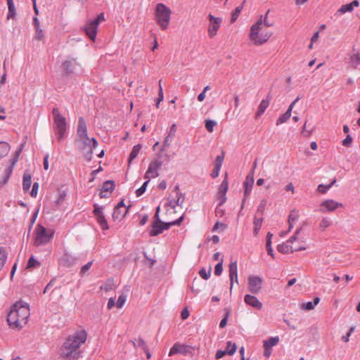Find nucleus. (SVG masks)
<instances>
[{"instance_id":"obj_36","label":"nucleus","mask_w":360,"mask_h":360,"mask_svg":"<svg viewBox=\"0 0 360 360\" xmlns=\"http://www.w3.org/2000/svg\"><path fill=\"white\" fill-rule=\"evenodd\" d=\"M141 147L142 146L141 144H137L133 147V148L129 154V164L131 162V161L134 159H135L137 157Z\"/></svg>"},{"instance_id":"obj_29","label":"nucleus","mask_w":360,"mask_h":360,"mask_svg":"<svg viewBox=\"0 0 360 360\" xmlns=\"http://www.w3.org/2000/svg\"><path fill=\"white\" fill-rule=\"evenodd\" d=\"M32 184V177L31 174L25 171L23 174V181H22V188L24 191H27L31 186Z\"/></svg>"},{"instance_id":"obj_58","label":"nucleus","mask_w":360,"mask_h":360,"mask_svg":"<svg viewBox=\"0 0 360 360\" xmlns=\"http://www.w3.org/2000/svg\"><path fill=\"white\" fill-rule=\"evenodd\" d=\"M112 289V281H108L104 285L101 286V290H103L105 291H109Z\"/></svg>"},{"instance_id":"obj_27","label":"nucleus","mask_w":360,"mask_h":360,"mask_svg":"<svg viewBox=\"0 0 360 360\" xmlns=\"http://www.w3.org/2000/svg\"><path fill=\"white\" fill-rule=\"evenodd\" d=\"M131 205H129L127 209L124 210L115 208L112 213L114 220L121 221L125 217Z\"/></svg>"},{"instance_id":"obj_38","label":"nucleus","mask_w":360,"mask_h":360,"mask_svg":"<svg viewBox=\"0 0 360 360\" xmlns=\"http://www.w3.org/2000/svg\"><path fill=\"white\" fill-rule=\"evenodd\" d=\"M278 337H271L269 340L264 341V347L271 348L278 344Z\"/></svg>"},{"instance_id":"obj_60","label":"nucleus","mask_w":360,"mask_h":360,"mask_svg":"<svg viewBox=\"0 0 360 360\" xmlns=\"http://www.w3.org/2000/svg\"><path fill=\"white\" fill-rule=\"evenodd\" d=\"M93 261L89 262L81 268L80 274H84L91 266Z\"/></svg>"},{"instance_id":"obj_35","label":"nucleus","mask_w":360,"mask_h":360,"mask_svg":"<svg viewBox=\"0 0 360 360\" xmlns=\"http://www.w3.org/2000/svg\"><path fill=\"white\" fill-rule=\"evenodd\" d=\"M319 297H316L313 302H307L306 303H303L302 308L306 310H311L319 304Z\"/></svg>"},{"instance_id":"obj_10","label":"nucleus","mask_w":360,"mask_h":360,"mask_svg":"<svg viewBox=\"0 0 360 360\" xmlns=\"http://www.w3.org/2000/svg\"><path fill=\"white\" fill-rule=\"evenodd\" d=\"M162 162L158 160H153L148 167V170L146 171L144 178L145 179H150L155 178L158 176V169L162 167Z\"/></svg>"},{"instance_id":"obj_8","label":"nucleus","mask_w":360,"mask_h":360,"mask_svg":"<svg viewBox=\"0 0 360 360\" xmlns=\"http://www.w3.org/2000/svg\"><path fill=\"white\" fill-rule=\"evenodd\" d=\"M208 18L210 20L208 35L210 38H213L217 34V30L221 26L222 20L221 18H216L212 14H209Z\"/></svg>"},{"instance_id":"obj_32","label":"nucleus","mask_w":360,"mask_h":360,"mask_svg":"<svg viewBox=\"0 0 360 360\" xmlns=\"http://www.w3.org/2000/svg\"><path fill=\"white\" fill-rule=\"evenodd\" d=\"M277 250L278 252L283 253V254H288L289 252H293L294 250L292 246L288 245L286 243H282L277 246Z\"/></svg>"},{"instance_id":"obj_15","label":"nucleus","mask_w":360,"mask_h":360,"mask_svg":"<svg viewBox=\"0 0 360 360\" xmlns=\"http://www.w3.org/2000/svg\"><path fill=\"white\" fill-rule=\"evenodd\" d=\"M229 188V183L226 179V177L223 180L221 183L219 190H218V198L219 200V205L221 206L226 200V193Z\"/></svg>"},{"instance_id":"obj_21","label":"nucleus","mask_w":360,"mask_h":360,"mask_svg":"<svg viewBox=\"0 0 360 360\" xmlns=\"http://www.w3.org/2000/svg\"><path fill=\"white\" fill-rule=\"evenodd\" d=\"M244 301L248 305L257 309H261L263 306L262 303L254 295H246Z\"/></svg>"},{"instance_id":"obj_52","label":"nucleus","mask_w":360,"mask_h":360,"mask_svg":"<svg viewBox=\"0 0 360 360\" xmlns=\"http://www.w3.org/2000/svg\"><path fill=\"white\" fill-rule=\"evenodd\" d=\"M222 263H223V259H221L220 260V262L217 264V265L215 266V268H214V274L216 276H220L222 273V271H223V266H222Z\"/></svg>"},{"instance_id":"obj_64","label":"nucleus","mask_w":360,"mask_h":360,"mask_svg":"<svg viewBox=\"0 0 360 360\" xmlns=\"http://www.w3.org/2000/svg\"><path fill=\"white\" fill-rule=\"evenodd\" d=\"M105 20L104 15L103 13H100L96 18L91 20L93 22H94L96 25L98 26L101 22Z\"/></svg>"},{"instance_id":"obj_13","label":"nucleus","mask_w":360,"mask_h":360,"mask_svg":"<svg viewBox=\"0 0 360 360\" xmlns=\"http://www.w3.org/2000/svg\"><path fill=\"white\" fill-rule=\"evenodd\" d=\"M94 214L96 217L97 221L103 230H108L109 229L107 220L103 213V207H99L98 205H94Z\"/></svg>"},{"instance_id":"obj_61","label":"nucleus","mask_w":360,"mask_h":360,"mask_svg":"<svg viewBox=\"0 0 360 360\" xmlns=\"http://www.w3.org/2000/svg\"><path fill=\"white\" fill-rule=\"evenodd\" d=\"M35 32H36L35 38L37 40L40 41L44 38V32H43V30L40 27L36 28Z\"/></svg>"},{"instance_id":"obj_7","label":"nucleus","mask_w":360,"mask_h":360,"mask_svg":"<svg viewBox=\"0 0 360 360\" xmlns=\"http://www.w3.org/2000/svg\"><path fill=\"white\" fill-rule=\"evenodd\" d=\"M34 245L37 247L47 244L53 237L54 231L47 230L41 224H37L34 231Z\"/></svg>"},{"instance_id":"obj_39","label":"nucleus","mask_w":360,"mask_h":360,"mask_svg":"<svg viewBox=\"0 0 360 360\" xmlns=\"http://www.w3.org/2000/svg\"><path fill=\"white\" fill-rule=\"evenodd\" d=\"M131 342L133 343L134 347L140 348L143 350H146V348H148V346L146 343V342L141 338H139L136 340H131Z\"/></svg>"},{"instance_id":"obj_6","label":"nucleus","mask_w":360,"mask_h":360,"mask_svg":"<svg viewBox=\"0 0 360 360\" xmlns=\"http://www.w3.org/2000/svg\"><path fill=\"white\" fill-rule=\"evenodd\" d=\"M172 11L163 4H158L155 8V18L157 23L162 30L168 27Z\"/></svg>"},{"instance_id":"obj_26","label":"nucleus","mask_w":360,"mask_h":360,"mask_svg":"<svg viewBox=\"0 0 360 360\" xmlns=\"http://www.w3.org/2000/svg\"><path fill=\"white\" fill-rule=\"evenodd\" d=\"M348 63L354 69H356L360 65V53H354L349 54Z\"/></svg>"},{"instance_id":"obj_50","label":"nucleus","mask_w":360,"mask_h":360,"mask_svg":"<svg viewBox=\"0 0 360 360\" xmlns=\"http://www.w3.org/2000/svg\"><path fill=\"white\" fill-rule=\"evenodd\" d=\"M40 263L36 260L34 257H31L27 262V268H34L37 266H39Z\"/></svg>"},{"instance_id":"obj_9","label":"nucleus","mask_w":360,"mask_h":360,"mask_svg":"<svg viewBox=\"0 0 360 360\" xmlns=\"http://www.w3.org/2000/svg\"><path fill=\"white\" fill-rule=\"evenodd\" d=\"M193 348L191 346L181 345L179 342L174 344L172 347L170 349L169 352V356H173L176 354H181L184 355H187L188 354H192Z\"/></svg>"},{"instance_id":"obj_43","label":"nucleus","mask_w":360,"mask_h":360,"mask_svg":"<svg viewBox=\"0 0 360 360\" xmlns=\"http://www.w3.org/2000/svg\"><path fill=\"white\" fill-rule=\"evenodd\" d=\"M266 203H267V201L266 199H262L261 200L259 206L257 207V212H256L255 215H257L258 217L259 214L262 216L264 214L265 207L266 205Z\"/></svg>"},{"instance_id":"obj_19","label":"nucleus","mask_w":360,"mask_h":360,"mask_svg":"<svg viewBox=\"0 0 360 360\" xmlns=\"http://www.w3.org/2000/svg\"><path fill=\"white\" fill-rule=\"evenodd\" d=\"M254 184V177H253V171L250 172L243 183V186L245 187L244 195L245 198H248L251 193L252 186Z\"/></svg>"},{"instance_id":"obj_16","label":"nucleus","mask_w":360,"mask_h":360,"mask_svg":"<svg viewBox=\"0 0 360 360\" xmlns=\"http://www.w3.org/2000/svg\"><path fill=\"white\" fill-rule=\"evenodd\" d=\"M77 263V258L65 252L59 259V264L65 267H70Z\"/></svg>"},{"instance_id":"obj_5","label":"nucleus","mask_w":360,"mask_h":360,"mask_svg":"<svg viewBox=\"0 0 360 360\" xmlns=\"http://www.w3.org/2000/svg\"><path fill=\"white\" fill-rule=\"evenodd\" d=\"M53 117V128L59 141L63 140L67 128L66 118L62 115L58 108L52 110Z\"/></svg>"},{"instance_id":"obj_31","label":"nucleus","mask_w":360,"mask_h":360,"mask_svg":"<svg viewBox=\"0 0 360 360\" xmlns=\"http://www.w3.org/2000/svg\"><path fill=\"white\" fill-rule=\"evenodd\" d=\"M8 8L7 19L14 18L16 15L15 5L13 0H6Z\"/></svg>"},{"instance_id":"obj_41","label":"nucleus","mask_w":360,"mask_h":360,"mask_svg":"<svg viewBox=\"0 0 360 360\" xmlns=\"http://www.w3.org/2000/svg\"><path fill=\"white\" fill-rule=\"evenodd\" d=\"M336 182V179H334L333 181L328 185L319 184L317 188V191L321 193H326Z\"/></svg>"},{"instance_id":"obj_49","label":"nucleus","mask_w":360,"mask_h":360,"mask_svg":"<svg viewBox=\"0 0 360 360\" xmlns=\"http://www.w3.org/2000/svg\"><path fill=\"white\" fill-rule=\"evenodd\" d=\"M299 216V212L296 210H292L288 216V221H296L298 219Z\"/></svg>"},{"instance_id":"obj_28","label":"nucleus","mask_w":360,"mask_h":360,"mask_svg":"<svg viewBox=\"0 0 360 360\" xmlns=\"http://www.w3.org/2000/svg\"><path fill=\"white\" fill-rule=\"evenodd\" d=\"M91 140H92V147L87 148V149L86 150H84V152H83L84 154L85 159L88 162H90L92 160L93 150L94 148H96V146H98V141H96V139L95 138H92Z\"/></svg>"},{"instance_id":"obj_33","label":"nucleus","mask_w":360,"mask_h":360,"mask_svg":"<svg viewBox=\"0 0 360 360\" xmlns=\"http://www.w3.org/2000/svg\"><path fill=\"white\" fill-rule=\"evenodd\" d=\"M114 188V181L111 180H108L103 183L101 191H103V192H109L110 193H111L113 191Z\"/></svg>"},{"instance_id":"obj_1","label":"nucleus","mask_w":360,"mask_h":360,"mask_svg":"<svg viewBox=\"0 0 360 360\" xmlns=\"http://www.w3.org/2000/svg\"><path fill=\"white\" fill-rule=\"evenodd\" d=\"M87 334L79 330L70 335L60 349V355L65 360H76L80 356V346L85 342Z\"/></svg>"},{"instance_id":"obj_14","label":"nucleus","mask_w":360,"mask_h":360,"mask_svg":"<svg viewBox=\"0 0 360 360\" xmlns=\"http://www.w3.org/2000/svg\"><path fill=\"white\" fill-rule=\"evenodd\" d=\"M169 225L168 222H162L160 224L153 223L150 226L149 235L150 236H156L162 233L164 231L168 230Z\"/></svg>"},{"instance_id":"obj_44","label":"nucleus","mask_w":360,"mask_h":360,"mask_svg":"<svg viewBox=\"0 0 360 360\" xmlns=\"http://www.w3.org/2000/svg\"><path fill=\"white\" fill-rule=\"evenodd\" d=\"M212 267L210 266L209 270L207 271L205 269L202 268L200 270V276L205 280H207L211 275Z\"/></svg>"},{"instance_id":"obj_57","label":"nucleus","mask_w":360,"mask_h":360,"mask_svg":"<svg viewBox=\"0 0 360 360\" xmlns=\"http://www.w3.org/2000/svg\"><path fill=\"white\" fill-rule=\"evenodd\" d=\"M352 143V136L348 134L345 139L342 140V144L345 147H349Z\"/></svg>"},{"instance_id":"obj_56","label":"nucleus","mask_w":360,"mask_h":360,"mask_svg":"<svg viewBox=\"0 0 360 360\" xmlns=\"http://www.w3.org/2000/svg\"><path fill=\"white\" fill-rule=\"evenodd\" d=\"M224 152L222 151L221 152V155H217L216 159H215V163H214V165L216 166H218V167H221V165H222V162L224 160Z\"/></svg>"},{"instance_id":"obj_47","label":"nucleus","mask_w":360,"mask_h":360,"mask_svg":"<svg viewBox=\"0 0 360 360\" xmlns=\"http://www.w3.org/2000/svg\"><path fill=\"white\" fill-rule=\"evenodd\" d=\"M205 123V128L209 132H212L214 127L217 125V122L211 120H206Z\"/></svg>"},{"instance_id":"obj_45","label":"nucleus","mask_w":360,"mask_h":360,"mask_svg":"<svg viewBox=\"0 0 360 360\" xmlns=\"http://www.w3.org/2000/svg\"><path fill=\"white\" fill-rule=\"evenodd\" d=\"M173 137L167 135L165 138V140L163 141V145L162 146V148H160V152H163L165 150V148L166 147H168L170 146L171 143L173 141Z\"/></svg>"},{"instance_id":"obj_59","label":"nucleus","mask_w":360,"mask_h":360,"mask_svg":"<svg viewBox=\"0 0 360 360\" xmlns=\"http://www.w3.org/2000/svg\"><path fill=\"white\" fill-rule=\"evenodd\" d=\"M176 200L172 199V196L169 195L167 199V202L165 204V206L170 207L171 208H175L177 205L175 203Z\"/></svg>"},{"instance_id":"obj_18","label":"nucleus","mask_w":360,"mask_h":360,"mask_svg":"<svg viewBox=\"0 0 360 360\" xmlns=\"http://www.w3.org/2000/svg\"><path fill=\"white\" fill-rule=\"evenodd\" d=\"M300 100V97H297V98L292 101L291 103V104L290 105V106L288 107L287 111L283 113V115H281L279 118L276 121V124L277 125H279V124H281L283 123H285V122H287L290 116H291V112H292V110L294 107V105H295V103Z\"/></svg>"},{"instance_id":"obj_46","label":"nucleus","mask_w":360,"mask_h":360,"mask_svg":"<svg viewBox=\"0 0 360 360\" xmlns=\"http://www.w3.org/2000/svg\"><path fill=\"white\" fill-rule=\"evenodd\" d=\"M150 181V179H147V180L143 183V184L141 186V187H140L139 188H138L136 191V195L137 197H139L141 196L142 194L144 193V192L146 191V187H147V185L149 183Z\"/></svg>"},{"instance_id":"obj_2","label":"nucleus","mask_w":360,"mask_h":360,"mask_svg":"<svg viewBox=\"0 0 360 360\" xmlns=\"http://www.w3.org/2000/svg\"><path fill=\"white\" fill-rule=\"evenodd\" d=\"M29 316V306L22 301L16 302L8 314V324L12 328L20 329L27 323Z\"/></svg>"},{"instance_id":"obj_42","label":"nucleus","mask_w":360,"mask_h":360,"mask_svg":"<svg viewBox=\"0 0 360 360\" xmlns=\"http://www.w3.org/2000/svg\"><path fill=\"white\" fill-rule=\"evenodd\" d=\"M7 259V253L3 247H0V270L4 266Z\"/></svg>"},{"instance_id":"obj_17","label":"nucleus","mask_w":360,"mask_h":360,"mask_svg":"<svg viewBox=\"0 0 360 360\" xmlns=\"http://www.w3.org/2000/svg\"><path fill=\"white\" fill-rule=\"evenodd\" d=\"M98 25H96L91 20L87 23L84 27L83 30L91 40H95L97 34Z\"/></svg>"},{"instance_id":"obj_37","label":"nucleus","mask_w":360,"mask_h":360,"mask_svg":"<svg viewBox=\"0 0 360 360\" xmlns=\"http://www.w3.org/2000/svg\"><path fill=\"white\" fill-rule=\"evenodd\" d=\"M245 0L243 1V4L239 6H237L234 11L232 12L231 13V22H235L237 18H238L243 8V5L245 4Z\"/></svg>"},{"instance_id":"obj_62","label":"nucleus","mask_w":360,"mask_h":360,"mask_svg":"<svg viewBox=\"0 0 360 360\" xmlns=\"http://www.w3.org/2000/svg\"><path fill=\"white\" fill-rule=\"evenodd\" d=\"M66 196V192L65 191H63L60 192L59 196L56 200V203L58 205H60L65 199V197Z\"/></svg>"},{"instance_id":"obj_23","label":"nucleus","mask_w":360,"mask_h":360,"mask_svg":"<svg viewBox=\"0 0 360 360\" xmlns=\"http://www.w3.org/2000/svg\"><path fill=\"white\" fill-rule=\"evenodd\" d=\"M78 65L75 58L72 60H67L62 63V67L67 75H70L74 72L75 66Z\"/></svg>"},{"instance_id":"obj_20","label":"nucleus","mask_w":360,"mask_h":360,"mask_svg":"<svg viewBox=\"0 0 360 360\" xmlns=\"http://www.w3.org/2000/svg\"><path fill=\"white\" fill-rule=\"evenodd\" d=\"M229 278L231 281L230 290H232L233 282L238 283V266L236 262H232L230 263L229 266Z\"/></svg>"},{"instance_id":"obj_55","label":"nucleus","mask_w":360,"mask_h":360,"mask_svg":"<svg viewBox=\"0 0 360 360\" xmlns=\"http://www.w3.org/2000/svg\"><path fill=\"white\" fill-rule=\"evenodd\" d=\"M21 152H22V148H18L15 152V154H14L13 157L11 160V162L12 163L13 165H15L16 163L18 162V158H19V156H20Z\"/></svg>"},{"instance_id":"obj_25","label":"nucleus","mask_w":360,"mask_h":360,"mask_svg":"<svg viewBox=\"0 0 360 360\" xmlns=\"http://www.w3.org/2000/svg\"><path fill=\"white\" fill-rule=\"evenodd\" d=\"M359 6V2L357 0H354L350 4L342 5L337 11L339 14H343L347 12H352L354 9V7H358Z\"/></svg>"},{"instance_id":"obj_22","label":"nucleus","mask_w":360,"mask_h":360,"mask_svg":"<svg viewBox=\"0 0 360 360\" xmlns=\"http://www.w3.org/2000/svg\"><path fill=\"white\" fill-rule=\"evenodd\" d=\"M228 347H231L230 350H218L215 354L216 359H219L224 356L226 354L233 355L237 349L236 343H232L231 341L227 342Z\"/></svg>"},{"instance_id":"obj_3","label":"nucleus","mask_w":360,"mask_h":360,"mask_svg":"<svg viewBox=\"0 0 360 360\" xmlns=\"http://www.w3.org/2000/svg\"><path fill=\"white\" fill-rule=\"evenodd\" d=\"M75 143L77 148L82 152H84L87 148L92 147V140L87 135L86 122L82 117L78 121Z\"/></svg>"},{"instance_id":"obj_48","label":"nucleus","mask_w":360,"mask_h":360,"mask_svg":"<svg viewBox=\"0 0 360 360\" xmlns=\"http://www.w3.org/2000/svg\"><path fill=\"white\" fill-rule=\"evenodd\" d=\"M164 96H163V90L161 85V80L159 81V89H158V97L157 98L156 102V107H159L160 103L163 100Z\"/></svg>"},{"instance_id":"obj_53","label":"nucleus","mask_w":360,"mask_h":360,"mask_svg":"<svg viewBox=\"0 0 360 360\" xmlns=\"http://www.w3.org/2000/svg\"><path fill=\"white\" fill-rule=\"evenodd\" d=\"M330 225H331V221L328 218H326V217L323 218L319 224L320 227L323 229L329 227Z\"/></svg>"},{"instance_id":"obj_34","label":"nucleus","mask_w":360,"mask_h":360,"mask_svg":"<svg viewBox=\"0 0 360 360\" xmlns=\"http://www.w3.org/2000/svg\"><path fill=\"white\" fill-rule=\"evenodd\" d=\"M10 150V146L4 141L0 142V159L5 157Z\"/></svg>"},{"instance_id":"obj_30","label":"nucleus","mask_w":360,"mask_h":360,"mask_svg":"<svg viewBox=\"0 0 360 360\" xmlns=\"http://www.w3.org/2000/svg\"><path fill=\"white\" fill-rule=\"evenodd\" d=\"M263 221H264V219L262 217H258L257 215L255 216L254 221H253V224H254L253 233L255 236H257L259 231L262 227Z\"/></svg>"},{"instance_id":"obj_24","label":"nucleus","mask_w":360,"mask_h":360,"mask_svg":"<svg viewBox=\"0 0 360 360\" xmlns=\"http://www.w3.org/2000/svg\"><path fill=\"white\" fill-rule=\"evenodd\" d=\"M271 99V96L269 94L266 96V98L263 99L261 101V103L258 107L257 112L255 115V117L257 119L259 118L265 112L266 109L268 108V106L269 105Z\"/></svg>"},{"instance_id":"obj_4","label":"nucleus","mask_w":360,"mask_h":360,"mask_svg":"<svg viewBox=\"0 0 360 360\" xmlns=\"http://www.w3.org/2000/svg\"><path fill=\"white\" fill-rule=\"evenodd\" d=\"M262 16L250 29V38L256 45L265 43L271 36V32L263 31Z\"/></svg>"},{"instance_id":"obj_54","label":"nucleus","mask_w":360,"mask_h":360,"mask_svg":"<svg viewBox=\"0 0 360 360\" xmlns=\"http://www.w3.org/2000/svg\"><path fill=\"white\" fill-rule=\"evenodd\" d=\"M21 152H22V148H18L15 152V154H14L13 157L11 160V162L12 163L13 165H15L16 163L18 162V158H19V156H20Z\"/></svg>"},{"instance_id":"obj_12","label":"nucleus","mask_w":360,"mask_h":360,"mask_svg":"<svg viewBox=\"0 0 360 360\" xmlns=\"http://www.w3.org/2000/svg\"><path fill=\"white\" fill-rule=\"evenodd\" d=\"M262 279L259 276H251L248 278V290L252 294H257L262 288Z\"/></svg>"},{"instance_id":"obj_11","label":"nucleus","mask_w":360,"mask_h":360,"mask_svg":"<svg viewBox=\"0 0 360 360\" xmlns=\"http://www.w3.org/2000/svg\"><path fill=\"white\" fill-rule=\"evenodd\" d=\"M342 203L338 202L334 200H326L321 203L319 211L322 213L333 212L338 207H342Z\"/></svg>"},{"instance_id":"obj_51","label":"nucleus","mask_w":360,"mask_h":360,"mask_svg":"<svg viewBox=\"0 0 360 360\" xmlns=\"http://www.w3.org/2000/svg\"><path fill=\"white\" fill-rule=\"evenodd\" d=\"M126 299H127L126 295H124L123 294L120 295L117 299V302H116L117 307L119 309L122 308L126 301Z\"/></svg>"},{"instance_id":"obj_40","label":"nucleus","mask_w":360,"mask_h":360,"mask_svg":"<svg viewBox=\"0 0 360 360\" xmlns=\"http://www.w3.org/2000/svg\"><path fill=\"white\" fill-rule=\"evenodd\" d=\"M15 165H13L12 163L11 162V165L6 167L4 172V176H3V183L4 184H6L8 179L10 178L12 172H13V167H14Z\"/></svg>"},{"instance_id":"obj_63","label":"nucleus","mask_w":360,"mask_h":360,"mask_svg":"<svg viewBox=\"0 0 360 360\" xmlns=\"http://www.w3.org/2000/svg\"><path fill=\"white\" fill-rule=\"evenodd\" d=\"M38 188H39V184L37 182H34L33 186H32V188L31 190V192H30V195L32 197L35 198L37 196Z\"/></svg>"}]
</instances>
